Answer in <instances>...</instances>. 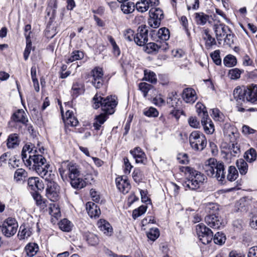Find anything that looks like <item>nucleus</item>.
<instances>
[{
  "mask_svg": "<svg viewBox=\"0 0 257 257\" xmlns=\"http://www.w3.org/2000/svg\"><path fill=\"white\" fill-rule=\"evenodd\" d=\"M234 98L237 103L249 102L255 103L257 101V85L252 84L248 87L237 86L233 90Z\"/></svg>",
  "mask_w": 257,
  "mask_h": 257,
  "instance_id": "obj_3",
  "label": "nucleus"
},
{
  "mask_svg": "<svg viewBox=\"0 0 257 257\" xmlns=\"http://www.w3.org/2000/svg\"><path fill=\"white\" fill-rule=\"evenodd\" d=\"M93 77L92 83L96 88H100L103 84V72L102 68L96 67L91 71Z\"/></svg>",
  "mask_w": 257,
  "mask_h": 257,
  "instance_id": "obj_12",
  "label": "nucleus"
},
{
  "mask_svg": "<svg viewBox=\"0 0 257 257\" xmlns=\"http://www.w3.org/2000/svg\"><path fill=\"white\" fill-rule=\"evenodd\" d=\"M32 233V229L26 225H21L18 233V236L20 239H24L30 237Z\"/></svg>",
  "mask_w": 257,
  "mask_h": 257,
  "instance_id": "obj_27",
  "label": "nucleus"
},
{
  "mask_svg": "<svg viewBox=\"0 0 257 257\" xmlns=\"http://www.w3.org/2000/svg\"><path fill=\"white\" fill-rule=\"evenodd\" d=\"M107 115L106 113H101L96 115L95 118V121L93 123V126L96 130H99L101 125L107 120Z\"/></svg>",
  "mask_w": 257,
  "mask_h": 257,
  "instance_id": "obj_30",
  "label": "nucleus"
},
{
  "mask_svg": "<svg viewBox=\"0 0 257 257\" xmlns=\"http://www.w3.org/2000/svg\"><path fill=\"white\" fill-rule=\"evenodd\" d=\"M201 123L206 134L211 135L214 133L215 131L214 124L208 116L202 118Z\"/></svg>",
  "mask_w": 257,
  "mask_h": 257,
  "instance_id": "obj_22",
  "label": "nucleus"
},
{
  "mask_svg": "<svg viewBox=\"0 0 257 257\" xmlns=\"http://www.w3.org/2000/svg\"><path fill=\"white\" fill-rule=\"evenodd\" d=\"M157 35L161 40L167 41L170 38L169 30L166 28H162L158 30Z\"/></svg>",
  "mask_w": 257,
  "mask_h": 257,
  "instance_id": "obj_43",
  "label": "nucleus"
},
{
  "mask_svg": "<svg viewBox=\"0 0 257 257\" xmlns=\"http://www.w3.org/2000/svg\"><path fill=\"white\" fill-rule=\"evenodd\" d=\"M143 113L148 117H157L159 114V112L155 108L150 107L149 108H146L143 111Z\"/></svg>",
  "mask_w": 257,
  "mask_h": 257,
  "instance_id": "obj_57",
  "label": "nucleus"
},
{
  "mask_svg": "<svg viewBox=\"0 0 257 257\" xmlns=\"http://www.w3.org/2000/svg\"><path fill=\"white\" fill-rule=\"evenodd\" d=\"M256 155L255 150L253 148H250L245 153L244 158L248 162L251 163L256 160Z\"/></svg>",
  "mask_w": 257,
  "mask_h": 257,
  "instance_id": "obj_42",
  "label": "nucleus"
},
{
  "mask_svg": "<svg viewBox=\"0 0 257 257\" xmlns=\"http://www.w3.org/2000/svg\"><path fill=\"white\" fill-rule=\"evenodd\" d=\"M182 98L184 101L188 103H193L197 99L195 91L191 88L184 89Z\"/></svg>",
  "mask_w": 257,
  "mask_h": 257,
  "instance_id": "obj_16",
  "label": "nucleus"
},
{
  "mask_svg": "<svg viewBox=\"0 0 257 257\" xmlns=\"http://www.w3.org/2000/svg\"><path fill=\"white\" fill-rule=\"evenodd\" d=\"M204 169L208 176L216 178L221 183L224 181V166L223 163L218 162L214 158H210L206 161Z\"/></svg>",
  "mask_w": 257,
  "mask_h": 257,
  "instance_id": "obj_4",
  "label": "nucleus"
},
{
  "mask_svg": "<svg viewBox=\"0 0 257 257\" xmlns=\"http://www.w3.org/2000/svg\"><path fill=\"white\" fill-rule=\"evenodd\" d=\"M121 9L123 13L128 14L133 13L135 9V5L134 3L128 2L123 3L121 5Z\"/></svg>",
  "mask_w": 257,
  "mask_h": 257,
  "instance_id": "obj_38",
  "label": "nucleus"
},
{
  "mask_svg": "<svg viewBox=\"0 0 257 257\" xmlns=\"http://www.w3.org/2000/svg\"><path fill=\"white\" fill-rule=\"evenodd\" d=\"M241 72L237 68L232 69L229 70V75L231 79H237L240 77Z\"/></svg>",
  "mask_w": 257,
  "mask_h": 257,
  "instance_id": "obj_64",
  "label": "nucleus"
},
{
  "mask_svg": "<svg viewBox=\"0 0 257 257\" xmlns=\"http://www.w3.org/2000/svg\"><path fill=\"white\" fill-rule=\"evenodd\" d=\"M85 237L88 243L91 245H95L99 242V239L97 235L92 233L86 234Z\"/></svg>",
  "mask_w": 257,
  "mask_h": 257,
  "instance_id": "obj_50",
  "label": "nucleus"
},
{
  "mask_svg": "<svg viewBox=\"0 0 257 257\" xmlns=\"http://www.w3.org/2000/svg\"><path fill=\"white\" fill-rule=\"evenodd\" d=\"M38 246L35 243H29L25 247V251L28 256L32 257L38 250Z\"/></svg>",
  "mask_w": 257,
  "mask_h": 257,
  "instance_id": "obj_33",
  "label": "nucleus"
},
{
  "mask_svg": "<svg viewBox=\"0 0 257 257\" xmlns=\"http://www.w3.org/2000/svg\"><path fill=\"white\" fill-rule=\"evenodd\" d=\"M93 107L97 109L100 106L105 113L111 114L114 112V108L117 104L115 96H108L103 98L101 94L97 93L93 98Z\"/></svg>",
  "mask_w": 257,
  "mask_h": 257,
  "instance_id": "obj_5",
  "label": "nucleus"
},
{
  "mask_svg": "<svg viewBox=\"0 0 257 257\" xmlns=\"http://www.w3.org/2000/svg\"><path fill=\"white\" fill-rule=\"evenodd\" d=\"M38 153L37 147L32 143H28L23 148L22 159L30 169L35 170L41 177L48 180L51 175V171L48 169L50 166L46 163L45 158Z\"/></svg>",
  "mask_w": 257,
  "mask_h": 257,
  "instance_id": "obj_1",
  "label": "nucleus"
},
{
  "mask_svg": "<svg viewBox=\"0 0 257 257\" xmlns=\"http://www.w3.org/2000/svg\"><path fill=\"white\" fill-rule=\"evenodd\" d=\"M123 36L126 40L129 42L134 41L135 35L134 34V31L132 30L127 29L124 31Z\"/></svg>",
  "mask_w": 257,
  "mask_h": 257,
  "instance_id": "obj_62",
  "label": "nucleus"
},
{
  "mask_svg": "<svg viewBox=\"0 0 257 257\" xmlns=\"http://www.w3.org/2000/svg\"><path fill=\"white\" fill-rule=\"evenodd\" d=\"M86 208L90 217H97L100 214V208L94 203L88 202L86 204Z\"/></svg>",
  "mask_w": 257,
  "mask_h": 257,
  "instance_id": "obj_19",
  "label": "nucleus"
},
{
  "mask_svg": "<svg viewBox=\"0 0 257 257\" xmlns=\"http://www.w3.org/2000/svg\"><path fill=\"white\" fill-rule=\"evenodd\" d=\"M133 166L130 163L127 158H123V172L125 174H130Z\"/></svg>",
  "mask_w": 257,
  "mask_h": 257,
  "instance_id": "obj_60",
  "label": "nucleus"
},
{
  "mask_svg": "<svg viewBox=\"0 0 257 257\" xmlns=\"http://www.w3.org/2000/svg\"><path fill=\"white\" fill-rule=\"evenodd\" d=\"M100 230L107 236H111L113 232V229L108 222L105 220L100 219L97 223Z\"/></svg>",
  "mask_w": 257,
  "mask_h": 257,
  "instance_id": "obj_18",
  "label": "nucleus"
},
{
  "mask_svg": "<svg viewBox=\"0 0 257 257\" xmlns=\"http://www.w3.org/2000/svg\"><path fill=\"white\" fill-rule=\"evenodd\" d=\"M58 224L60 229L66 232L71 231L73 227V224L71 221L65 218L61 220Z\"/></svg>",
  "mask_w": 257,
  "mask_h": 257,
  "instance_id": "obj_37",
  "label": "nucleus"
},
{
  "mask_svg": "<svg viewBox=\"0 0 257 257\" xmlns=\"http://www.w3.org/2000/svg\"><path fill=\"white\" fill-rule=\"evenodd\" d=\"M238 176V171L234 166H230L228 169L227 179L232 182L235 180Z\"/></svg>",
  "mask_w": 257,
  "mask_h": 257,
  "instance_id": "obj_39",
  "label": "nucleus"
},
{
  "mask_svg": "<svg viewBox=\"0 0 257 257\" xmlns=\"http://www.w3.org/2000/svg\"><path fill=\"white\" fill-rule=\"evenodd\" d=\"M58 170L62 179L64 180L69 178L72 187L76 189L84 188L86 184H91L94 179L92 174L84 175V179L80 178L78 166L70 162H62Z\"/></svg>",
  "mask_w": 257,
  "mask_h": 257,
  "instance_id": "obj_2",
  "label": "nucleus"
},
{
  "mask_svg": "<svg viewBox=\"0 0 257 257\" xmlns=\"http://www.w3.org/2000/svg\"><path fill=\"white\" fill-rule=\"evenodd\" d=\"M84 90V85L83 82L77 81L73 83L71 88V92L73 95L77 96L78 95L83 93Z\"/></svg>",
  "mask_w": 257,
  "mask_h": 257,
  "instance_id": "obj_24",
  "label": "nucleus"
},
{
  "mask_svg": "<svg viewBox=\"0 0 257 257\" xmlns=\"http://www.w3.org/2000/svg\"><path fill=\"white\" fill-rule=\"evenodd\" d=\"M223 63L227 67H233L236 64V59L234 56L228 55L224 58Z\"/></svg>",
  "mask_w": 257,
  "mask_h": 257,
  "instance_id": "obj_47",
  "label": "nucleus"
},
{
  "mask_svg": "<svg viewBox=\"0 0 257 257\" xmlns=\"http://www.w3.org/2000/svg\"><path fill=\"white\" fill-rule=\"evenodd\" d=\"M60 187L58 184L54 181L48 183L46 189V195L48 198L53 202L59 199Z\"/></svg>",
  "mask_w": 257,
  "mask_h": 257,
  "instance_id": "obj_11",
  "label": "nucleus"
},
{
  "mask_svg": "<svg viewBox=\"0 0 257 257\" xmlns=\"http://www.w3.org/2000/svg\"><path fill=\"white\" fill-rule=\"evenodd\" d=\"M213 29L219 44L222 41L230 46L233 44L234 36L228 26L223 23H217L214 25Z\"/></svg>",
  "mask_w": 257,
  "mask_h": 257,
  "instance_id": "obj_6",
  "label": "nucleus"
},
{
  "mask_svg": "<svg viewBox=\"0 0 257 257\" xmlns=\"http://www.w3.org/2000/svg\"><path fill=\"white\" fill-rule=\"evenodd\" d=\"M179 99L178 98L176 92H172L169 94L167 99V104L174 109L179 105Z\"/></svg>",
  "mask_w": 257,
  "mask_h": 257,
  "instance_id": "obj_28",
  "label": "nucleus"
},
{
  "mask_svg": "<svg viewBox=\"0 0 257 257\" xmlns=\"http://www.w3.org/2000/svg\"><path fill=\"white\" fill-rule=\"evenodd\" d=\"M28 177V173L22 168L16 170L14 176V179L16 182L23 181Z\"/></svg>",
  "mask_w": 257,
  "mask_h": 257,
  "instance_id": "obj_31",
  "label": "nucleus"
},
{
  "mask_svg": "<svg viewBox=\"0 0 257 257\" xmlns=\"http://www.w3.org/2000/svg\"><path fill=\"white\" fill-rule=\"evenodd\" d=\"M236 165L241 175H245L248 171V165L242 159H239L236 162Z\"/></svg>",
  "mask_w": 257,
  "mask_h": 257,
  "instance_id": "obj_32",
  "label": "nucleus"
},
{
  "mask_svg": "<svg viewBox=\"0 0 257 257\" xmlns=\"http://www.w3.org/2000/svg\"><path fill=\"white\" fill-rule=\"evenodd\" d=\"M159 4V0H141L136 3L135 8L138 11L144 13L152 7H157Z\"/></svg>",
  "mask_w": 257,
  "mask_h": 257,
  "instance_id": "obj_13",
  "label": "nucleus"
},
{
  "mask_svg": "<svg viewBox=\"0 0 257 257\" xmlns=\"http://www.w3.org/2000/svg\"><path fill=\"white\" fill-rule=\"evenodd\" d=\"M229 152L226 153L227 157H230L232 156H235L240 153V149L237 144H232L229 147Z\"/></svg>",
  "mask_w": 257,
  "mask_h": 257,
  "instance_id": "obj_55",
  "label": "nucleus"
},
{
  "mask_svg": "<svg viewBox=\"0 0 257 257\" xmlns=\"http://www.w3.org/2000/svg\"><path fill=\"white\" fill-rule=\"evenodd\" d=\"M196 233L198 237L205 235L208 232H212L211 229L207 227L204 224L200 223L196 226Z\"/></svg>",
  "mask_w": 257,
  "mask_h": 257,
  "instance_id": "obj_41",
  "label": "nucleus"
},
{
  "mask_svg": "<svg viewBox=\"0 0 257 257\" xmlns=\"http://www.w3.org/2000/svg\"><path fill=\"white\" fill-rule=\"evenodd\" d=\"M49 212L51 216L56 218L61 216L60 209L57 204L55 203H51L49 204Z\"/></svg>",
  "mask_w": 257,
  "mask_h": 257,
  "instance_id": "obj_34",
  "label": "nucleus"
},
{
  "mask_svg": "<svg viewBox=\"0 0 257 257\" xmlns=\"http://www.w3.org/2000/svg\"><path fill=\"white\" fill-rule=\"evenodd\" d=\"M139 89L143 93L144 97H146L149 91L153 88V86L146 82H141L139 85Z\"/></svg>",
  "mask_w": 257,
  "mask_h": 257,
  "instance_id": "obj_54",
  "label": "nucleus"
},
{
  "mask_svg": "<svg viewBox=\"0 0 257 257\" xmlns=\"http://www.w3.org/2000/svg\"><path fill=\"white\" fill-rule=\"evenodd\" d=\"M180 170L190 175V179L186 182V186L191 190L199 188L205 180V176L203 174L190 167H182Z\"/></svg>",
  "mask_w": 257,
  "mask_h": 257,
  "instance_id": "obj_7",
  "label": "nucleus"
},
{
  "mask_svg": "<svg viewBox=\"0 0 257 257\" xmlns=\"http://www.w3.org/2000/svg\"><path fill=\"white\" fill-rule=\"evenodd\" d=\"M209 16L202 12L196 13L194 14V19L197 25L203 26L209 20Z\"/></svg>",
  "mask_w": 257,
  "mask_h": 257,
  "instance_id": "obj_26",
  "label": "nucleus"
},
{
  "mask_svg": "<svg viewBox=\"0 0 257 257\" xmlns=\"http://www.w3.org/2000/svg\"><path fill=\"white\" fill-rule=\"evenodd\" d=\"M211 115L215 120L218 121H222L224 117L223 113L218 108L212 109Z\"/></svg>",
  "mask_w": 257,
  "mask_h": 257,
  "instance_id": "obj_51",
  "label": "nucleus"
},
{
  "mask_svg": "<svg viewBox=\"0 0 257 257\" xmlns=\"http://www.w3.org/2000/svg\"><path fill=\"white\" fill-rule=\"evenodd\" d=\"M161 48V46H159L155 43H147L145 51L147 53L150 54L154 52H157Z\"/></svg>",
  "mask_w": 257,
  "mask_h": 257,
  "instance_id": "obj_49",
  "label": "nucleus"
},
{
  "mask_svg": "<svg viewBox=\"0 0 257 257\" xmlns=\"http://www.w3.org/2000/svg\"><path fill=\"white\" fill-rule=\"evenodd\" d=\"M189 142L191 148L195 151H202L207 145L205 136L199 131H194L191 133Z\"/></svg>",
  "mask_w": 257,
  "mask_h": 257,
  "instance_id": "obj_8",
  "label": "nucleus"
},
{
  "mask_svg": "<svg viewBox=\"0 0 257 257\" xmlns=\"http://www.w3.org/2000/svg\"><path fill=\"white\" fill-rule=\"evenodd\" d=\"M197 112L202 118L208 117V112L205 106L201 103L198 102L196 105Z\"/></svg>",
  "mask_w": 257,
  "mask_h": 257,
  "instance_id": "obj_44",
  "label": "nucleus"
},
{
  "mask_svg": "<svg viewBox=\"0 0 257 257\" xmlns=\"http://www.w3.org/2000/svg\"><path fill=\"white\" fill-rule=\"evenodd\" d=\"M34 198L37 204L40 206L41 208L44 209L45 207H46V202L45 201L42 199V197L40 195L36 194L34 196Z\"/></svg>",
  "mask_w": 257,
  "mask_h": 257,
  "instance_id": "obj_61",
  "label": "nucleus"
},
{
  "mask_svg": "<svg viewBox=\"0 0 257 257\" xmlns=\"http://www.w3.org/2000/svg\"><path fill=\"white\" fill-rule=\"evenodd\" d=\"M150 17L162 20L164 18L163 11L159 8L152 7L149 11Z\"/></svg>",
  "mask_w": 257,
  "mask_h": 257,
  "instance_id": "obj_35",
  "label": "nucleus"
},
{
  "mask_svg": "<svg viewBox=\"0 0 257 257\" xmlns=\"http://www.w3.org/2000/svg\"><path fill=\"white\" fill-rule=\"evenodd\" d=\"M20 140L17 134L10 135L8 139L7 145L9 149L15 148L19 145Z\"/></svg>",
  "mask_w": 257,
  "mask_h": 257,
  "instance_id": "obj_25",
  "label": "nucleus"
},
{
  "mask_svg": "<svg viewBox=\"0 0 257 257\" xmlns=\"http://www.w3.org/2000/svg\"><path fill=\"white\" fill-rule=\"evenodd\" d=\"M28 185L31 189L36 191L44 188V184L38 177H31L28 180Z\"/></svg>",
  "mask_w": 257,
  "mask_h": 257,
  "instance_id": "obj_20",
  "label": "nucleus"
},
{
  "mask_svg": "<svg viewBox=\"0 0 257 257\" xmlns=\"http://www.w3.org/2000/svg\"><path fill=\"white\" fill-rule=\"evenodd\" d=\"M36 67L33 66L31 69V74L32 81L33 82L35 90L38 92L40 89L38 80L36 77Z\"/></svg>",
  "mask_w": 257,
  "mask_h": 257,
  "instance_id": "obj_45",
  "label": "nucleus"
},
{
  "mask_svg": "<svg viewBox=\"0 0 257 257\" xmlns=\"http://www.w3.org/2000/svg\"><path fill=\"white\" fill-rule=\"evenodd\" d=\"M143 80L147 81L153 84H155L157 83V78L154 72L145 70H144V77Z\"/></svg>",
  "mask_w": 257,
  "mask_h": 257,
  "instance_id": "obj_36",
  "label": "nucleus"
},
{
  "mask_svg": "<svg viewBox=\"0 0 257 257\" xmlns=\"http://www.w3.org/2000/svg\"><path fill=\"white\" fill-rule=\"evenodd\" d=\"M84 57L83 53L79 50H75L73 51L70 56L66 58L65 61L67 64L71 63L74 61L82 59Z\"/></svg>",
  "mask_w": 257,
  "mask_h": 257,
  "instance_id": "obj_29",
  "label": "nucleus"
},
{
  "mask_svg": "<svg viewBox=\"0 0 257 257\" xmlns=\"http://www.w3.org/2000/svg\"><path fill=\"white\" fill-rule=\"evenodd\" d=\"M132 177L136 183H140L143 180V172L139 168H135L132 174Z\"/></svg>",
  "mask_w": 257,
  "mask_h": 257,
  "instance_id": "obj_56",
  "label": "nucleus"
},
{
  "mask_svg": "<svg viewBox=\"0 0 257 257\" xmlns=\"http://www.w3.org/2000/svg\"><path fill=\"white\" fill-rule=\"evenodd\" d=\"M202 37L205 41V47L207 49H209L212 47L216 44V42L214 38L212 37L209 33V30L207 29H204L203 31Z\"/></svg>",
  "mask_w": 257,
  "mask_h": 257,
  "instance_id": "obj_21",
  "label": "nucleus"
},
{
  "mask_svg": "<svg viewBox=\"0 0 257 257\" xmlns=\"http://www.w3.org/2000/svg\"><path fill=\"white\" fill-rule=\"evenodd\" d=\"M213 239L215 243L222 244L225 242L226 237L223 233L218 232L215 234Z\"/></svg>",
  "mask_w": 257,
  "mask_h": 257,
  "instance_id": "obj_53",
  "label": "nucleus"
},
{
  "mask_svg": "<svg viewBox=\"0 0 257 257\" xmlns=\"http://www.w3.org/2000/svg\"><path fill=\"white\" fill-rule=\"evenodd\" d=\"M219 50H215L210 54V56L213 62L217 65H219L221 63V60L220 58Z\"/></svg>",
  "mask_w": 257,
  "mask_h": 257,
  "instance_id": "obj_63",
  "label": "nucleus"
},
{
  "mask_svg": "<svg viewBox=\"0 0 257 257\" xmlns=\"http://www.w3.org/2000/svg\"><path fill=\"white\" fill-rule=\"evenodd\" d=\"M147 210V206L142 205L138 209H135L133 212V217L136 219L145 213Z\"/></svg>",
  "mask_w": 257,
  "mask_h": 257,
  "instance_id": "obj_59",
  "label": "nucleus"
},
{
  "mask_svg": "<svg viewBox=\"0 0 257 257\" xmlns=\"http://www.w3.org/2000/svg\"><path fill=\"white\" fill-rule=\"evenodd\" d=\"M130 153L135 159L136 163L146 164L147 161L146 155L140 147H136L131 150Z\"/></svg>",
  "mask_w": 257,
  "mask_h": 257,
  "instance_id": "obj_17",
  "label": "nucleus"
},
{
  "mask_svg": "<svg viewBox=\"0 0 257 257\" xmlns=\"http://www.w3.org/2000/svg\"><path fill=\"white\" fill-rule=\"evenodd\" d=\"M213 232H208L205 235L198 237L200 241L204 244L210 243L213 239Z\"/></svg>",
  "mask_w": 257,
  "mask_h": 257,
  "instance_id": "obj_58",
  "label": "nucleus"
},
{
  "mask_svg": "<svg viewBox=\"0 0 257 257\" xmlns=\"http://www.w3.org/2000/svg\"><path fill=\"white\" fill-rule=\"evenodd\" d=\"M205 221L208 226L213 228H218L221 224L216 214L206 216L205 218Z\"/></svg>",
  "mask_w": 257,
  "mask_h": 257,
  "instance_id": "obj_23",
  "label": "nucleus"
},
{
  "mask_svg": "<svg viewBox=\"0 0 257 257\" xmlns=\"http://www.w3.org/2000/svg\"><path fill=\"white\" fill-rule=\"evenodd\" d=\"M25 114V112L23 110L19 109L14 114V120L16 121L25 123L27 121Z\"/></svg>",
  "mask_w": 257,
  "mask_h": 257,
  "instance_id": "obj_40",
  "label": "nucleus"
},
{
  "mask_svg": "<svg viewBox=\"0 0 257 257\" xmlns=\"http://www.w3.org/2000/svg\"><path fill=\"white\" fill-rule=\"evenodd\" d=\"M32 49V42L29 38V36H26V47L24 52V58L27 60L29 56L31 51Z\"/></svg>",
  "mask_w": 257,
  "mask_h": 257,
  "instance_id": "obj_48",
  "label": "nucleus"
},
{
  "mask_svg": "<svg viewBox=\"0 0 257 257\" xmlns=\"http://www.w3.org/2000/svg\"><path fill=\"white\" fill-rule=\"evenodd\" d=\"M148 30L145 25L140 26L135 34L134 42L140 46H144L148 41Z\"/></svg>",
  "mask_w": 257,
  "mask_h": 257,
  "instance_id": "obj_10",
  "label": "nucleus"
},
{
  "mask_svg": "<svg viewBox=\"0 0 257 257\" xmlns=\"http://www.w3.org/2000/svg\"><path fill=\"white\" fill-rule=\"evenodd\" d=\"M59 104L60 105L61 112L63 120L65 124L71 126H76L78 123V121L77 119L74 116L73 111L67 110L65 113V114L64 115L63 113L64 111L61 104H60V102H59Z\"/></svg>",
  "mask_w": 257,
  "mask_h": 257,
  "instance_id": "obj_14",
  "label": "nucleus"
},
{
  "mask_svg": "<svg viewBox=\"0 0 257 257\" xmlns=\"http://www.w3.org/2000/svg\"><path fill=\"white\" fill-rule=\"evenodd\" d=\"M115 183L117 189L123 194H126L130 190L131 185L126 176L116 178Z\"/></svg>",
  "mask_w": 257,
  "mask_h": 257,
  "instance_id": "obj_15",
  "label": "nucleus"
},
{
  "mask_svg": "<svg viewBox=\"0 0 257 257\" xmlns=\"http://www.w3.org/2000/svg\"><path fill=\"white\" fill-rule=\"evenodd\" d=\"M147 237L152 241H155L160 235V232L158 228H151L147 233Z\"/></svg>",
  "mask_w": 257,
  "mask_h": 257,
  "instance_id": "obj_52",
  "label": "nucleus"
},
{
  "mask_svg": "<svg viewBox=\"0 0 257 257\" xmlns=\"http://www.w3.org/2000/svg\"><path fill=\"white\" fill-rule=\"evenodd\" d=\"M0 228L2 233L5 236L10 237L17 232L18 223L14 218L9 217L4 221Z\"/></svg>",
  "mask_w": 257,
  "mask_h": 257,
  "instance_id": "obj_9",
  "label": "nucleus"
},
{
  "mask_svg": "<svg viewBox=\"0 0 257 257\" xmlns=\"http://www.w3.org/2000/svg\"><path fill=\"white\" fill-rule=\"evenodd\" d=\"M218 205L216 204L209 203L206 205L205 211L209 215L216 214L218 211Z\"/></svg>",
  "mask_w": 257,
  "mask_h": 257,
  "instance_id": "obj_46",
  "label": "nucleus"
}]
</instances>
